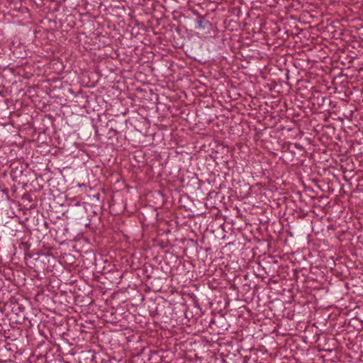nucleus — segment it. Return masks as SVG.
<instances>
[{
	"label": "nucleus",
	"mask_w": 363,
	"mask_h": 363,
	"mask_svg": "<svg viewBox=\"0 0 363 363\" xmlns=\"http://www.w3.org/2000/svg\"><path fill=\"white\" fill-rule=\"evenodd\" d=\"M208 24H209V22L208 21L201 18L196 21V26L195 28L199 30H202L206 28V26Z\"/></svg>",
	"instance_id": "f257e3e1"
}]
</instances>
